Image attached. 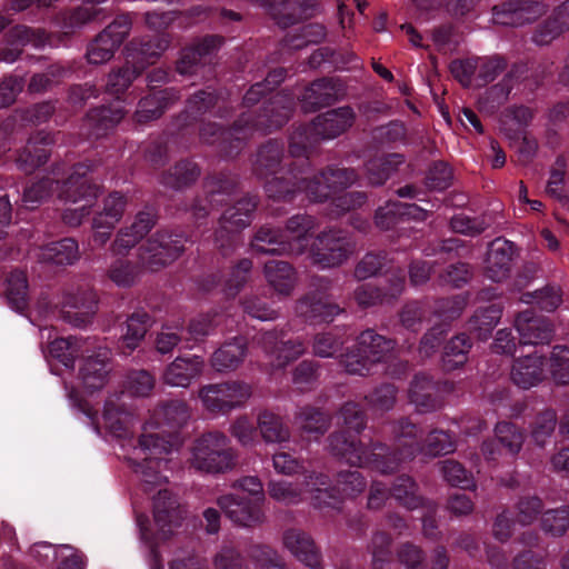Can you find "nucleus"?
<instances>
[{"instance_id": "32", "label": "nucleus", "mask_w": 569, "mask_h": 569, "mask_svg": "<svg viewBox=\"0 0 569 569\" xmlns=\"http://www.w3.org/2000/svg\"><path fill=\"white\" fill-rule=\"evenodd\" d=\"M256 202L251 198L238 201L233 207L227 209L221 218V230L236 232L250 223Z\"/></svg>"}, {"instance_id": "51", "label": "nucleus", "mask_w": 569, "mask_h": 569, "mask_svg": "<svg viewBox=\"0 0 569 569\" xmlns=\"http://www.w3.org/2000/svg\"><path fill=\"white\" fill-rule=\"evenodd\" d=\"M118 46L108 38V33H100L90 44L87 51V59L92 64H100L109 61Z\"/></svg>"}, {"instance_id": "26", "label": "nucleus", "mask_w": 569, "mask_h": 569, "mask_svg": "<svg viewBox=\"0 0 569 569\" xmlns=\"http://www.w3.org/2000/svg\"><path fill=\"white\" fill-rule=\"evenodd\" d=\"M299 317L311 322H330L341 312L339 306L307 296L296 306Z\"/></svg>"}, {"instance_id": "1", "label": "nucleus", "mask_w": 569, "mask_h": 569, "mask_svg": "<svg viewBox=\"0 0 569 569\" xmlns=\"http://www.w3.org/2000/svg\"><path fill=\"white\" fill-rule=\"evenodd\" d=\"M189 417L187 403L174 400L154 410L144 423L138 446L126 458L146 485H160L167 480L160 471L169 462L167 456L181 443L173 430L182 427Z\"/></svg>"}, {"instance_id": "7", "label": "nucleus", "mask_w": 569, "mask_h": 569, "mask_svg": "<svg viewBox=\"0 0 569 569\" xmlns=\"http://www.w3.org/2000/svg\"><path fill=\"white\" fill-rule=\"evenodd\" d=\"M395 433L401 446L408 447V451L401 455L405 458H410L417 452H422L427 456L446 455L453 451L455 446L450 436L443 431L431 432L427 439L426 445H421L416 440L418 430L416 426L409 421H401L395 427Z\"/></svg>"}, {"instance_id": "43", "label": "nucleus", "mask_w": 569, "mask_h": 569, "mask_svg": "<svg viewBox=\"0 0 569 569\" xmlns=\"http://www.w3.org/2000/svg\"><path fill=\"white\" fill-rule=\"evenodd\" d=\"M124 113L126 111L120 101H117L110 107L92 110L89 113V120L93 124L96 133L99 136L117 126L123 119Z\"/></svg>"}, {"instance_id": "14", "label": "nucleus", "mask_w": 569, "mask_h": 569, "mask_svg": "<svg viewBox=\"0 0 569 569\" xmlns=\"http://www.w3.org/2000/svg\"><path fill=\"white\" fill-rule=\"evenodd\" d=\"M218 505L228 518L240 526L251 527L264 520L262 505L247 500L237 493L220 497Z\"/></svg>"}, {"instance_id": "45", "label": "nucleus", "mask_w": 569, "mask_h": 569, "mask_svg": "<svg viewBox=\"0 0 569 569\" xmlns=\"http://www.w3.org/2000/svg\"><path fill=\"white\" fill-rule=\"evenodd\" d=\"M520 300L523 303L537 305L543 310L552 311L561 305L562 293L559 287L547 286L542 289L523 293Z\"/></svg>"}, {"instance_id": "24", "label": "nucleus", "mask_w": 569, "mask_h": 569, "mask_svg": "<svg viewBox=\"0 0 569 569\" xmlns=\"http://www.w3.org/2000/svg\"><path fill=\"white\" fill-rule=\"evenodd\" d=\"M353 120L355 113L348 107L331 110L313 120L312 132L323 139H331L350 128Z\"/></svg>"}, {"instance_id": "62", "label": "nucleus", "mask_w": 569, "mask_h": 569, "mask_svg": "<svg viewBox=\"0 0 569 569\" xmlns=\"http://www.w3.org/2000/svg\"><path fill=\"white\" fill-rule=\"evenodd\" d=\"M452 171L443 162L435 163L427 176V186L433 190H443L451 184Z\"/></svg>"}, {"instance_id": "53", "label": "nucleus", "mask_w": 569, "mask_h": 569, "mask_svg": "<svg viewBox=\"0 0 569 569\" xmlns=\"http://www.w3.org/2000/svg\"><path fill=\"white\" fill-rule=\"evenodd\" d=\"M217 38H207L199 46L193 49L187 50L178 62V71L180 73H189L192 67L198 62L199 58L219 46Z\"/></svg>"}, {"instance_id": "35", "label": "nucleus", "mask_w": 569, "mask_h": 569, "mask_svg": "<svg viewBox=\"0 0 569 569\" xmlns=\"http://www.w3.org/2000/svg\"><path fill=\"white\" fill-rule=\"evenodd\" d=\"M173 98V93L167 90L153 92L152 94L143 98L140 100L138 110L136 111L137 122L147 123L158 119L169 106V101Z\"/></svg>"}, {"instance_id": "12", "label": "nucleus", "mask_w": 569, "mask_h": 569, "mask_svg": "<svg viewBox=\"0 0 569 569\" xmlns=\"http://www.w3.org/2000/svg\"><path fill=\"white\" fill-rule=\"evenodd\" d=\"M356 181V173L350 169H330L313 177L307 182V178L299 180V190L306 192L311 201H323L339 190L351 186Z\"/></svg>"}, {"instance_id": "10", "label": "nucleus", "mask_w": 569, "mask_h": 569, "mask_svg": "<svg viewBox=\"0 0 569 569\" xmlns=\"http://www.w3.org/2000/svg\"><path fill=\"white\" fill-rule=\"evenodd\" d=\"M128 204L127 197L118 191L109 193L103 200L100 210L92 219V242L103 247L111 238L116 226L123 217Z\"/></svg>"}, {"instance_id": "42", "label": "nucleus", "mask_w": 569, "mask_h": 569, "mask_svg": "<svg viewBox=\"0 0 569 569\" xmlns=\"http://www.w3.org/2000/svg\"><path fill=\"white\" fill-rule=\"evenodd\" d=\"M31 31L24 26H17L6 36V41L0 48V60L13 62L21 53V48L31 42Z\"/></svg>"}, {"instance_id": "44", "label": "nucleus", "mask_w": 569, "mask_h": 569, "mask_svg": "<svg viewBox=\"0 0 569 569\" xmlns=\"http://www.w3.org/2000/svg\"><path fill=\"white\" fill-rule=\"evenodd\" d=\"M471 348L469 338L459 335L452 338L445 347L443 367L446 370H453L467 361V353Z\"/></svg>"}, {"instance_id": "59", "label": "nucleus", "mask_w": 569, "mask_h": 569, "mask_svg": "<svg viewBox=\"0 0 569 569\" xmlns=\"http://www.w3.org/2000/svg\"><path fill=\"white\" fill-rule=\"evenodd\" d=\"M229 431L242 446H252L256 441L257 429L246 416H239L230 425Z\"/></svg>"}, {"instance_id": "39", "label": "nucleus", "mask_w": 569, "mask_h": 569, "mask_svg": "<svg viewBox=\"0 0 569 569\" xmlns=\"http://www.w3.org/2000/svg\"><path fill=\"white\" fill-rule=\"evenodd\" d=\"M4 292L11 307L22 311L27 306L28 280L23 271H12L4 280Z\"/></svg>"}, {"instance_id": "5", "label": "nucleus", "mask_w": 569, "mask_h": 569, "mask_svg": "<svg viewBox=\"0 0 569 569\" xmlns=\"http://www.w3.org/2000/svg\"><path fill=\"white\" fill-rule=\"evenodd\" d=\"M328 479L326 476L311 473L307 477L305 489L301 490L295 483L277 480L270 481L268 492L271 498L283 503H297L301 499H309L317 508L336 507L335 498L326 487Z\"/></svg>"}, {"instance_id": "60", "label": "nucleus", "mask_w": 569, "mask_h": 569, "mask_svg": "<svg viewBox=\"0 0 569 569\" xmlns=\"http://www.w3.org/2000/svg\"><path fill=\"white\" fill-rule=\"evenodd\" d=\"M298 419L300 427L309 435L323 433L328 428L327 417L315 409H303Z\"/></svg>"}, {"instance_id": "16", "label": "nucleus", "mask_w": 569, "mask_h": 569, "mask_svg": "<svg viewBox=\"0 0 569 569\" xmlns=\"http://www.w3.org/2000/svg\"><path fill=\"white\" fill-rule=\"evenodd\" d=\"M153 519L157 527L156 539L164 540L180 526L182 510L168 490H159L153 501Z\"/></svg>"}, {"instance_id": "6", "label": "nucleus", "mask_w": 569, "mask_h": 569, "mask_svg": "<svg viewBox=\"0 0 569 569\" xmlns=\"http://www.w3.org/2000/svg\"><path fill=\"white\" fill-rule=\"evenodd\" d=\"M251 395V386L243 381L208 383L198 390L204 410L222 415L243 407Z\"/></svg>"}, {"instance_id": "50", "label": "nucleus", "mask_w": 569, "mask_h": 569, "mask_svg": "<svg viewBox=\"0 0 569 569\" xmlns=\"http://www.w3.org/2000/svg\"><path fill=\"white\" fill-rule=\"evenodd\" d=\"M139 268L127 259L114 260L108 271L109 278L119 287H129L139 276Z\"/></svg>"}, {"instance_id": "19", "label": "nucleus", "mask_w": 569, "mask_h": 569, "mask_svg": "<svg viewBox=\"0 0 569 569\" xmlns=\"http://www.w3.org/2000/svg\"><path fill=\"white\" fill-rule=\"evenodd\" d=\"M203 369L204 360L200 356L177 357L166 368L162 379L169 386L187 388L202 375Z\"/></svg>"}, {"instance_id": "27", "label": "nucleus", "mask_w": 569, "mask_h": 569, "mask_svg": "<svg viewBox=\"0 0 569 569\" xmlns=\"http://www.w3.org/2000/svg\"><path fill=\"white\" fill-rule=\"evenodd\" d=\"M264 277L269 286L279 295H289L297 281L296 272L284 261L271 260L264 264Z\"/></svg>"}, {"instance_id": "4", "label": "nucleus", "mask_w": 569, "mask_h": 569, "mask_svg": "<svg viewBox=\"0 0 569 569\" xmlns=\"http://www.w3.org/2000/svg\"><path fill=\"white\" fill-rule=\"evenodd\" d=\"M79 167L76 172L63 182L58 197L67 208L63 211V221L78 227L91 213V209L100 193V188L83 178Z\"/></svg>"}, {"instance_id": "61", "label": "nucleus", "mask_w": 569, "mask_h": 569, "mask_svg": "<svg viewBox=\"0 0 569 569\" xmlns=\"http://www.w3.org/2000/svg\"><path fill=\"white\" fill-rule=\"evenodd\" d=\"M236 490L241 491L242 493H247V500L258 502L259 505H263L264 502V492L263 486L260 479L256 476H247L239 480H237L233 485Z\"/></svg>"}, {"instance_id": "28", "label": "nucleus", "mask_w": 569, "mask_h": 569, "mask_svg": "<svg viewBox=\"0 0 569 569\" xmlns=\"http://www.w3.org/2000/svg\"><path fill=\"white\" fill-rule=\"evenodd\" d=\"M502 308L490 305L478 308L469 320V331L479 340H487L499 323Z\"/></svg>"}, {"instance_id": "3", "label": "nucleus", "mask_w": 569, "mask_h": 569, "mask_svg": "<svg viewBox=\"0 0 569 569\" xmlns=\"http://www.w3.org/2000/svg\"><path fill=\"white\" fill-rule=\"evenodd\" d=\"M237 458L227 436L209 432L196 440L191 449L190 465L202 472L220 473L233 469Z\"/></svg>"}, {"instance_id": "38", "label": "nucleus", "mask_w": 569, "mask_h": 569, "mask_svg": "<svg viewBox=\"0 0 569 569\" xmlns=\"http://www.w3.org/2000/svg\"><path fill=\"white\" fill-rule=\"evenodd\" d=\"M277 336L272 332L262 335L261 341L263 348L269 352V346L276 347V357L272 362L274 367L281 368L288 365L290 361L296 360L305 352V346L300 341H286L280 347H277Z\"/></svg>"}, {"instance_id": "58", "label": "nucleus", "mask_w": 569, "mask_h": 569, "mask_svg": "<svg viewBox=\"0 0 569 569\" xmlns=\"http://www.w3.org/2000/svg\"><path fill=\"white\" fill-rule=\"evenodd\" d=\"M56 182L51 178H46L40 180L39 182L28 187L23 192V203L26 207L33 209L36 208L41 201L47 199L50 193L52 186Z\"/></svg>"}, {"instance_id": "55", "label": "nucleus", "mask_w": 569, "mask_h": 569, "mask_svg": "<svg viewBox=\"0 0 569 569\" xmlns=\"http://www.w3.org/2000/svg\"><path fill=\"white\" fill-rule=\"evenodd\" d=\"M542 529L552 536H561L569 528V512L567 509L549 510L543 513Z\"/></svg>"}, {"instance_id": "17", "label": "nucleus", "mask_w": 569, "mask_h": 569, "mask_svg": "<svg viewBox=\"0 0 569 569\" xmlns=\"http://www.w3.org/2000/svg\"><path fill=\"white\" fill-rule=\"evenodd\" d=\"M545 12V6L533 0H519L493 8V22L501 26L518 27L538 19Z\"/></svg>"}, {"instance_id": "57", "label": "nucleus", "mask_w": 569, "mask_h": 569, "mask_svg": "<svg viewBox=\"0 0 569 569\" xmlns=\"http://www.w3.org/2000/svg\"><path fill=\"white\" fill-rule=\"evenodd\" d=\"M556 422L557 418L553 411H546L538 417L531 433L532 440L538 447H543L551 438Z\"/></svg>"}, {"instance_id": "25", "label": "nucleus", "mask_w": 569, "mask_h": 569, "mask_svg": "<svg viewBox=\"0 0 569 569\" xmlns=\"http://www.w3.org/2000/svg\"><path fill=\"white\" fill-rule=\"evenodd\" d=\"M569 30V0L558 6L551 16L533 33L532 40L538 46L550 44Z\"/></svg>"}, {"instance_id": "37", "label": "nucleus", "mask_w": 569, "mask_h": 569, "mask_svg": "<svg viewBox=\"0 0 569 569\" xmlns=\"http://www.w3.org/2000/svg\"><path fill=\"white\" fill-rule=\"evenodd\" d=\"M103 427L117 438H126L130 432L132 417L127 411L114 406L111 399H108L102 413Z\"/></svg>"}, {"instance_id": "20", "label": "nucleus", "mask_w": 569, "mask_h": 569, "mask_svg": "<svg viewBox=\"0 0 569 569\" xmlns=\"http://www.w3.org/2000/svg\"><path fill=\"white\" fill-rule=\"evenodd\" d=\"M96 306V295L89 289L68 293L63 299V317L73 326L82 327L94 315Z\"/></svg>"}, {"instance_id": "8", "label": "nucleus", "mask_w": 569, "mask_h": 569, "mask_svg": "<svg viewBox=\"0 0 569 569\" xmlns=\"http://www.w3.org/2000/svg\"><path fill=\"white\" fill-rule=\"evenodd\" d=\"M393 348L391 341L372 330L362 332L358 341V352L347 355L343 365L349 373L365 375L369 371V365L380 361L386 352Z\"/></svg>"}, {"instance_id": "11", "label": "nucleus", "mask_w": 569, "mask_h": 569, "mask_svg": "<svg viewBox=\"0 0 569 569\" xmlns=\"http://www.w3.org/2000/svg\"><path fill=\"white\" fill-rule=\"evenodd\" d=\"M365 442L359 440V445L356 443L353 437L350 435L347 437L345 433L335 435L330 438L331 451L343 458L348 463L352 466H373L377 470L382 473H387L393 470V468L387 467L381 460L383 447L378 446L379 452H368L363 448Z\"/></svg>"}, {"instance_id": "23", "label": "nucleus", "mask_w": 569, "mask_h": 569, "mask_svg": "<svg viewBox=\"0 0 569 569\" xmlns=\"http://www.w3.org/2000/svg\"><path fill=\"white\" fill-rule=\"evenodd\" d=\"M512 253L511 242L500 239L492 241L486 259V276L495 282L505 280L511 268Z\"/></svg>"}, {"instance_id": "18", "label": "nucleus", "mask_w": 569, "mask_h": 569, "mask_svg": "<svg viewBox=\"0 0 569 569\" xmlns=\"http://www.w3.org/2000/svg\"><path fill=\"white\" fill-rule=\"evenodd\" d=\"M547 360L537 352L515 360L510 377L516 386L529 389L546 378Z\"/></svg>"}, {"instance_id": "21", "label": "nucleus", "mask_w": 569, "mask_h": 569, "mask_svg": "<svg viewBox=\"0 0 569 569\" xmlns=\"http://www.w3.org/2000/svg\"><path fill=\"white\" fill-rule=\"evenodd\" d=\"M283 546L297 558L311 569H320L321 560L313 540L306 532L298 529H289L283 533Z\"/></svg>"}, {"instance_id": "34", "label": "nucleus", "mask_w": 569, "mask_h": 569, "mask_svg": "<svg viewBox=\"0 0 569 569\" xmlns=\"http://www.w3.org/2000/svg\"><path fill=\"white\" fill-rule=\"evenodd\" d=\"M49 143V137H43L41 138V140H29L27 146L16 160L18 168L26 173H30L36 168L44 163L49 156L46 146Z\"/></svg>"}, {"instance_id": "9", "label": "nucleus", "mask_w": 569, "mask_h": 569, "mask_svg": "<svg viewBox=\"0 0 569 569\" xmlns=\"http://www.w3.org/2000/svg\"><path fill=\"white\" fill-rule=\"evenodd\" d=\"M351 250L352 244L342 232L329 231L313 241L309 257L315 266L326 269L341 264Z\"/></svg>"}, {"instance_id": "48", "label": "nucleus", "mask_w": 569, "mask_h": 569, "mask_svg": "<svg viewBox=\"0 0 569 569\" xmlns=\"http://www.w3.org/2000/svg\"><path fill=\"white\" fill-rule=\"evenodd\" d=\"M149 317L146 312H136L127 320L122 341L130 351L136 349L148 329Z\"/></svg>"}, {"instance_id": "22", "label": "nucleus", "mask_w": 569, "mask_h": 569, "mask_svg": "<svg viewBox=\"0 0 569 569\" xmlns=\"http://www.w3.org/2000/svg\"><path fill=\"white\" fill-rule=\"evenodd\" d=\"M515 327L523 345H538L549 342L552 337V327L543 318L536 317L531 311L517 316Z\"/></svg>"}, {"instance_id": "46", "label": "nucleus", "mask_w": 569, "mask_h": 569, "mask_svg": "<svg viewBox=\"0 0 569 569\" xmlns=\"http://www.w3.org/2000/svg\"><path fill=\"white\" fill-rule=\"evenodd\" d=\"M550 377L557 385H569V348L557 346L547 361Z\"/></svg>"}, {"instance_id": "54", "label": "nucleus", "mask_w": 569, "mask_h": 569, "mask_svg": "<svg viewBox=\"0 0 569 569\" xmlns=\"http://www.w3.org/2000/svg\"><path fill=\"white\" fill-rule=\"evenodd\" d=\"M332 87L328 80L315 81L305 92L303 101L310 108L328 104L332 99Z\"/></svg>"}, {"instance_id": "47", "label": "nucleus", "mask_w": 569, "mask_h": 569, "mask_svg": "<svg viewBox=\"0 0 569 569\" xmlns=\"http://www.w3.org/2000/svg\"><path fill=\"white\" fill-rule=\"evenodd\" d=\"M435 389V385L428 377H416L409 389L411 402L415 403L416 407L425 410L436 408L435 400L432 399Z\"/></svg>"}, {"instance_id": "56", "label": "nucleus", "mask_w": 569, "mask_h": 569, "mask_svg": "<svg viewBox=\"0 0 569 569\" xmlns=\"http://www.w3.org/2000/svg\"><path fill=\"white\" fill-rule=\"evenodd\" d=\"M417 486L409 477H401L392 488V496L403 503L408 509H415L420 505L416 495Z\"/></svg>"}, {"instance_id": "41", "label": "nucleus", "mask_w": 569, "mask_h": 569, "mask_svg": "<svg viewBox=\"0 0 569 569\" xmlns=\"http://www.w3.org/2000/svg\"><path fill=\"white\" fill-rule=\"evenodd\" d=\"M83 349V341L78 338H58L49 347L52 358L57 359L67 368H72L74 359Z\"/></svg>"}, {"instance_id": "2", "label": "nucleus", "mask_w": 569, "mask_h": 569, "mask_svg": "<svg viewBox=\"0 0 569 569\" xmlns=\"http://www.w3.org/2000/svg\"><path fill=\"white\" fill-rule=\"evenodd\" d=\"M316 227L315 219L310 216L292 217L282 232L270 228H261L252 241V248L258 253L300 254L306 251L308 234Z\"/></svg>"}, {"instance_id": "36", "label": "nucleus", "mask_w": 569, "mask_h": 569, "mask_svg": "<svg viewBox=\"0 0 569 569\" xmlns=\"http://www.w3.org/2000/svg\"><path fill=\"white\" fill-rule=\"evenodd\" d=\"M402 162L403 158L398 153L385 154L370 160L367 164L369 183L373 186L382 184Z\"/></svg>"}, {"instance_id": "33", "label": "nucleus", "mask_w": 569, "mask_h": 569, "mask_svg": "<svg viewBox=\"0 0 569 569\" xmlns=\"http://www.w3.org/2000/svg\"><path fill=\"white\" fill-rule=\"evenodd\" d=\"M257 427L266 443H281L290 438V431L282 419L270 411H262L257 417Z\"/></svg>"}, {"instance_id": "52", "label": "nucleus", "mask_w": 569, "mask_h": 569, "mask_svg": "<svg viewBox=\"0 0 569 569\" xmlns=\"http://www.w3.org/2000/svg\"><path fill=\"white\" fill-rule=\"evenodd\" d=\"M200 174L194 162L184 161L177 164L173 171L164 178V183L172 188H182L193 182Z\"/></svg>"}, {"instance_id": "49", "label": "nucleus", "mask_w": 569, "mask_h": 569, "mask_svg": "<svg viewBox=\"0 0 569 569\" xmlns=\"http://www.w3.org/2000/svg\"><path fill=\"white\" fill-rule=\"evenodd\" d=\"M496 438L510 455H517L523 445V435L510 422H499L495 429Z\"/></svg>"}, {"instance_id": "31", "label": "nucleus", "mask_w": 569, "mask_h": 569, "mask_svg": "<svg viewBox=\"0 0 569 569\" xmlns=\"http://www.w3.org/2000/svg\"><path fill=\"white\" fill-rule=\"evenodd\" d=\"M40 549L47 551V558L49 555H53V558L59 560L57 569H84L83 555L70 545L52 546L42 541L33 548V555L38 553Z\"/></svg>"}, {"instance_id": "40", "label": "nucleus", "mask_w": 569, "mask_h": 569, "mask_svg": "<svg viewBox=\"0 0 569 569\" xmlns=\"http://www.w3.org/2000/svg\"><path fill=\"white\" fill-rule=\"evenodd\" d=\"M420 217L422 210L416 204H407L402 202H390L386 207L379 208L376 213V223L381 229H389L396 223L397 218Z\"/></svg>"}, {"instance_id": "29", "label": "nucleus", "mask_w": 569, "mask_h": 569, "mask_svg": "<svg viewBox=\"0 0 569 569\" xmlns=\"http://www.w3.org/2000/svg\"><path fill=\"white\" fill-rule=\"evenodd\" d=\"M247 355L246 341L241 338L224 343L211 357V366L219 372L234 370Z\"/></svg>"}, {"instance_id": "64", "label": "nucleus", "mask_w": 569, "mask_h": 569, "mask_svg": "<svg viewBox=\"0 0 569 569\" xmlns=\"http://www.w3.org/2000/svg\"><path fill=\"white\" fill-rule=\"evenodd\" d=\"M250 555L261 569H282L277 552L266 546H256Z\"/></svg>"}, {"instance_id": "13", "label": "nucleus", "mask_w": 569, "mask_h": 569, "mask_svg": "<svg viewBox=\"0 0 569 569\" xmlns=\"http://www.w3.org/2000/svg\"><path fill=\"white\" fill-rule=\"evenodd\" d=\"M177 239L167 233H156L139 248L141 266L153 271L173 261L180 253L181 247Z\"/></svg>"}, {"instance_id": "30", "label": "nucleus", "mask_w": 569, "mask_h": 569, "mask_svg": "<svg viewBox=\"0 0 569 569\" xmlns=\"http://www.w3.org/2000/svg\"><path fill=\"white\" fill-rule=\"evenodd\" d=\"M38 257L58 266L72 264L80 258L79 246L76 240L67 238L41 248Z\"/></svg>"}, {"instance_id": "63", "label": "nucleus", "mask_w": 569, "mask_h": 569, "mask_svg": "<svg viewBox=\"0 0 569 569\" xmlns=\"http://www.w3.org/2000/svg\"><path fill=\"white\" fill-rule=\"evenodd\" d=\"M442 475L443 478L453 486L468 488L470 485V478L467 470L457 461L446 460L442 462Z\"/></svg>"}, {"instance_id": "15", "label": "nucleus", "mask_w": 569, "mask_h": 569, "mask_svg": "<svg viewBox=\"0 0 569 569\" xmlns=\"http://www.w3.org/2000/svg\"><path fill=\"white\" fill-rule=\"evenodd\" d=\"M109 351L100 350L97 357H87L79 370L80 391L84 396H92L100 391L109 379Z\"/></svg>"}]
</instances>
